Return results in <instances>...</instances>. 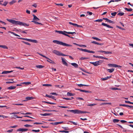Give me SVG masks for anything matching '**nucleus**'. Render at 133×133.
<instances>
[{
	"mask_svg": "<svg viewBox=\"0 0 133 133\" xmlns=\"http://www.w3.org/2000/svg\"><path fill=\"white\" fill-rule=\"evenodd\" d=\"M50 95H58L57 94L56 92H52L50 94Z\"/></svg>",
	"mask_w": 133,
	"mask_h": 133,
	"instance_id": "61",
	"label": "nucleus"
},
{
	"mask_svg": "<svg viewBox=\"0 0 133 133\" xmlns=\"http://www.w3.org/2000/svg\"><path fill=\"white\" fill-rule=\"evenodd\" d=\"M37 54H38L39 55H40V56L47 59V61H48V62H50V63L53 64H55V63L54 61H52V60L50 59L49 58H48L47 57H46L45 56H44V55H43L42 54H40L38 52H37Z\"/></svg>",
	"mask_w": 133,
	"mask_h": 133,
	"instance_id": "3",
	"label": "nucleus"
},
{
	"mask_svg": "<svg viewBox=\"0 0 133 133\" xmlns=\"http://www.w3.org/2000/svg\"><path fill=\"white\" fill-rule=\"evenodd\" d=\"M46 97H49L50 98L53 99L54 100H56V99L55 98V97L54 96H51V95H47V94L46 95Z\"/></svg>",
	"mask_w": 133,
	"mask_h": 133,
	"instance_id": "16",
	"label": "nucleus"
},
{
	"mask_svg": "<svg viewBox=\"0 0 133 133\" xmlns=\"http://www.w3.org/2000/svg\"><path fill=\"white\" fill-rule=\"evenodd\" d=\"M78 110H68L67 111H69L70 112H72L73 113H74V114H78Z\"/></svg>",
	"mask_w": 133,
	"mask_h": 133,
	"instance_id": "5",
	"label": "nucleus"
},
{
	"mask_svg": "<svg viewBox=\"0 0 133 133\" xmlns=\"http://www.w3.org/2000/svg\"><path fill=\"white\" fill-rule=\"evenodd\" d=\"M111 103H108V102H105L102 103L100 104V105H111Z\"/></svg>",
	"mask_w": 133,
	"mask_h": 133,
	"instance_id": "19",
	"label": "nucleus"
},
{
	"mask_svg": "<svg viewBox=\"0 0 133 133\" xmlns=\"http://www.w3.org/2000/svg\"><path fill=\"white\" fill-rule=\"evenodd\" d=\"M59 132H65L66 133H68L69 131L65 130L59 131Z\"/></svg>",
	"mask_w": 133,
	"mask_h": 133,
	"instance_id": "53",
	"label": "nucleus"
},
{
	"mask_svg": "<svg viewBox=\"0 0 133 133\" xmlns=\"http://www.w3.org/2000/svg\"><path fill=\"white\" fill-rule=\"evenodd\" d=\"M111 77V76H107L106 77L103 78H101V79L102 81H105V80H107L108 79L110 78Z\"/></svg>",
	"mask_w": 133,
	"mask_h": 133,
	"instance_id": "18",
	"label": "nucleus"
},
{
	"mask_svg": "<svg viewBox=\"0 0 133 133\" xmlns=\"http://www.w3.org/2000/svg\"><path fill=\"white\" fill-rule=\"evenodd\" d=\"M27 130H28V129H27L19 128L17 130V131H21L22 132H23L24 131H26Z\"/></svg>",
	"mask_w": 133,
	"mask_h": 133,
	"instance_id": "6",
	"label": "nucleus"
},
{
	"mask_svg": "<svg viewBox=\"0 0 133 133\" xmlns=\"http://www.w3.org/2000/svg\"><path fill=\"white\" fill-rule=\"evenodd\" d=\"M24 126L26 127H32V125L29 124H25L24 125Z\"/></svg>",
	"mask_w": 133,
	"mask_h": 133,
	"instance_id": "47",
	"label": "nucleus"
},
{
	"mask_svg": "<svg viewBox=\"0 0 133 133\" xmlns=\"http://www.w3.org/2000/svg\"><path fill=\"white\" fill-rule=\"evenodd\" d=\"M8 2L6 1H5L3 4L2 5L3 6H5L8 3Z\"/></svg>",
	"mask_w": 133,
	"mask_h": 133,
	"instance_id": "39",
	"label": "nucleus"
},
{
	"mask_svg": "<svg viewBox=\"0 0 133 133\" xmlns=\"http://www.w3.org/2000/svg\"><path fill=\"white\" fill-rule=\"evenodd\" d=\"M92 38H93L94 39H95L97 41H101V39H100L98 38L97 37H92Z\"/></svg>",
	"mask_w": 133,
	"mask_h": 133,
	"instance_id": "34",
	"label": "nucleus"
},
{
	"mask_svg": "<svg viewBox=\"0 0 133 133\" xmlns=\"http://www.w3.org/2000/svg\"><path fill=\"white\" fill-rule=\"evenodd\" d=\"M96 105V104L93 103V104H88L87 105V106L92 107V106H93L94 105Z\"/></svg>",
	"mask_w": 133,
	"mask_h": 133,
	"instance_id": "44",
	"label": "nucleus"
},
{
	"mask_svg": "<svg viewBox=\"0 0 133 133\" xmlns=\"http://www.w3.org/2000/svg\"><path fill=\"white\" fill-rule=\"evenodd\" d=\"M32 131L33 132H38L40 131V130H32Z\"/></svg>",
	"mask_w": 133,
	"mask_h": 133,
	"instance_id": "59",
	"label": "nucleus"
},
{
	"mask_svg": "<svg viewBox=\"0 0 133 133\" xmlns=\"http://www.w3.org/2000/svg\"><path fill=\"white\" fill-rule=\"evenodd\" d=\"M78 114H82V113H89L88 112L86 111H83L79 110H78Z\"/></svg>",
	"mask_w": 133,
	"mask_h": 133,
	"instance_id": "26",
	"label": "nucleus"
},
{
	"mask_svg": "<svg viewBox=\"0 0 133 133\" xmlns=\"http://www.w3.org/2000/svg\"><path fill=\"white\" fill-rule=\"evenodd\" d=\"M103 21V19H98L94 21L96 22H101Z\"/></svg>",
	"mask_w": 133,
	"mask_h": 133,
	"instance_id": "48",
	"label": "nucleus"
},
{
	"mask_svg": "<svg viewBox=\"0 0 133 133\" xmlns=\"http://www.w3.org/2000/svg\"><path fill=\"white\" fill-rule=\"evenodd\" d=\"M15 68H17V69H20L22 70H23L24 69V68H21L20 67H15Z\"/></svg>",
	"mask_w": 133,
	"mask_h": 133,
	"instance_id": "62",
	"label": "nucleus"
},
{
	"mask_svg": "<svg viewBox=\"0 0 133 133\" xmlns=\"http://www.w3.org/2000/svg\"><path fill=\"white\" fill-rule=\"evenodd\" d=\"M19 112H14L10 114V115H15L17 114H19Z\"/></svg>",
	"mask_w": 133,
	"mask_h": 133,
	"instance_id": "51",
	"label": "nucleus"
},
{
	"mask_svg": "<svg viewBox=\"0 0 133 133\" xmlns=\"http://www.w3.org/2000/svg\"><path fill=\"white\" fill-rule=\"evenodd\" d=\"M63 121L60 122H56L54 123H51L50 124L53 125H56L59 124H61L63 123Z\"/></svg>",
	"mask_w": 133,
	"mask_h": 133,
	"instance_id": "9",
	"label": "nucleus"
},
{
	"mask_svg": "<svg viewBox=\"0 0 133 133\" xmlns=\"http://www.w3.org/2000/svg\"><path fill=\"white\" fill-rule=\"evenodd\" d=\"M52 52L57 55L59 56L61 54V52H60L59 51L55 50H53L52 51Z\"/></svg>",
	"mask_w": 133,
	"mask_h": 133,
	"instance_id": "7",
	"label": "nucleus"
},
{
	"mask_svg": "<svg viewBox=\"0 0 133 133\" xmlns=\"http://www.w3.org/2000/svg\"><path fill=\"white\" fill-rule=\"evenodd\" d=\"M116 12H114L113 13H111V15L113 16H115L117 14Z\"/></svg>",
	"mask_w": 133,
	"mask_h": 133,
	"instance_id": "56",
	"label": "nucleus"
},
{
	"mask_svg": "<svg viewBox=\"0 0 133 133\" xmlns=\"http://www.w3.org/2000/svg\"><path fill=\"white\" fill-rule=\"evenodd\" d=\"M119 121V119H114L113 120V122L114 123L118 122Z\"/></svg>",
	"mask_w": 133,
	"mask_h": 133,
	"instance_id": "32",
	"label": "nucleus"
},
{
	"mask_svg": "<svg viewBox=\"0 0 133 133\" xmlns=\"http://www.w3.org/2000/svg\"><path fill=\"white\" fill-rule=\"evenodd\" d=\"M16 2V1L15 0H13L11 1L10 3L9 4H10V5H12L14 3H15Z\"/></svg>",
	"mask_w": 133,
	"mask_h": 133,
	"instance_id": "37",
	"label": "nucleus"
},
{
	"mask_svg": "<svg viewBox=\"0 0 133 133\" xmlns=\"http://www.w3.org/2000/svg\"><path fill=\"white\" fill-rule=\"evenodd\" d=\"M67 95L68 96H72L74 95H75V94H73L69 92H68L67 93Z\"/></svg>",
	"mask_w": 133,
	"mask_h": 133,
	"instance_id": "21",
	"label": "nucleus"
},
{
	"mask_svg": "<svg viewBox=\"0 0 133 133\" xmlns=\"http://www.w3.org/2000/svg\"><path fill=\"white\" fill-rule=\"evenodd\" d=\"M69 24H70L74 26H77V24L76 23H71L70 22H69Z\"/></svg>",
	"mask_w": 133,
	"mask_h": 133,
	"instance_id": "41",
	"label": "nucleus"
},
{
	"mask_svg": "<svg viewBox=\"0 0 133 133\" xmlns=\"http://www.w3.org/2000/svg\"><path fill=\"white\" fill-rule=\"evenodd\" d=\"M93 57H95L96 58H99L102 59V56H96L95 55H94L93 56Z\"/></svg>",
	"mask_w": 133,
	"mask_h": 133,
	"instance_id": "54",
	"label": "nucleus"
},
{
	"mask_svg": "<svg viewBox=\"0 0 133 133\" xmlns=\"http://www.w3.org/2000/svg\"><path fill=\"white\" fill-rule=\"evenodd\" d=\"M114 70V69H107V71L110 73L112 72Z\"/></svg>",
	"mask_w": 133,
	"mask_h": 133,
	"instance_id": "29",
	"label": "nucleus"
},
{
	"mask_svg": "<svg viewBox=\"0 0 133 133\" xmlns=\"http://www.w3.org/2000/svg\"><path fill=\"white\" fill-rule=\"evenodd\" d=\"M44 66L42 65H36V67L37 68H41L44 67Z\"/></svg>",
	"mask_w": 133,
	"mask_h": 133,
	"instance_id": "28",
	"label": "nucleus"
},
{
	"mask_svg": "<svg viewBox=\"0 0 133 133\" xmlns=\"http://www.w3.org/2000/svg\"><path fill=\"white\" fill-rule=\"evenodd\" d=\"M23 84H25L26 85H29L30 84H31V82H23L22 83Z\"/></svg>",
	"mask_w": 133,
	"mask_h": 133,
	"instance_id": "43",
	"label": "nucleus"
},
{
	"mask_svg": "<svg viewBox=\"0 0 133 133\" xmlns=\"http://www.w3.org/2000/svg\"><path fill=\"white\" fill-rule=\"evenodd\" d=\"M124 13L122 12H119L118 14L117 15L120 16H122L124 15Z\"/></svg>",
	"mask_w": 133,
	"mask_h": 133,
	"instance_id": "49",
	"label": "nucleus"
},
{
	"mask_svg": "<svg viewBox=\"0 0 133 133\" xmlns=\"http://www.w3.org/2000/svg\"><path fill=\"white\" fill-rule=\"evenodd\" d=\"M88 58L87 57H81L80 58V59L81 60H83L85 59H88Z\"/></svg>",
	"mask_w": 133,
	"mask_h": 133,
	"instance_id": "52",
	"label": "nucleus"
},
{
	"mask_svg": "<svg viewBox=\"0 0 133 133\" xmlns=\"http://www.w3.org/2000/svg\"><path fill=\"white\" fill-rule=\"evenodd\" d=\"M108 65L110 67H118V68H121V66L119 65H118L117 64H108Z\"/></svg>",
	"mask_w": 133,
	"mask_h": 133,
	"instance_id": "4",
	"label": "nucleus"
},
{
	"mask_svg": "<svg viewBox=\"0 0 133 133\" xmlns=\"http://www.w3.org/2000/svg\"><path fill=\"white\" fill-rule=\"evenodd\" d=\"M26 41H28L30 42L33 43H37V41L36 40H32L29 39L27 38Z\"/></svg>",
	"mask_w": 133,
	"mask_h": 133,
	"instance_id": "10",
	"label": "nucleus"
},
{
	"mask_svg": "<svg viewBox=\"0 0 133 133\" xmlns=\"http://www.w3.org/2000/svg\"><path fill=\"white\" fill-rule=\"evenodd\" d=\"M44 102L46 103H49L51 104H56V103H54V102H47L46 101L43 102Z\"/></svg>",
	"mask_w": 133,
	"mask_h": 133,
	"instance_id": "45",
	"label": "nucleus"
},
{
	"mask_svg": "<svg viewBox=\"0 0 133 133\" xmlns=\"http://www.w3.org/2000/svg\"><path fill=\"white\" fill-rule=\"evenodd\" d=\"M77 49L80 51H83L84 52H87V50L86 49H83L82 48H77Z\"/></svg>",
	"mask_w": 133,
	"mask_h": 133,
	"instance_id": "25",
	"label": "nucleus"
},
{
	"mask_svg": "<svg viewBox=\"0 0 133 133\" xmlns=\"http://www.w3.org/2000/svg\"><path fill=\"white\" fill-rule=\"evenodd\" d=\"M0 47L4 49H8V47L5 45H0Z\"/></svg>",
	"mask_w": 133,
	"mask_h": 133,
	"instance_id": "30",
	"label": "nucleus"
},
{
	"mask_svg": "<svg viewBox=\"0 0 133 133\" xmlns=\"http://www.w3.org/2000/svg\"><path fill=\"white\" fill-rule=\"evenodd\" d=\"M125 103H129L133 104V102H131L129 101H127V100H125Z\"/></svg>",
	"mask_w": 133,
	"mask_h": 133,
	"instance_id": "42",
	"label": "nucleus"
},
{
	"mask_svg": "<svg viewBox=\"0 0 133 133\" xmlns=\"http://www.w3.org/2000/svg\"><path fill=\"white\" fill-rule=\"evenodd\" d=\"M97 62L98 64L99 65L100 64L102 63L103 62V61L102 60H99L98 61H97Z\"/></svg>",
	"mask_w": 133,
	"mask_h": 133,
	"instance_id": "57",
	"label": "nucleus"
},
{
	"mask_svg": "<svg viewBox=\"0 0 133 133\" xmlns=\"http://www.w3.org/2000/svg\"><path fill=\"white\" fill-rule=\"evenodd\" d=\"M13 71H4L2 72V74H6L8 73H10L12 72Z\"/></svg>",
	"mask_w": 133,
	"mask_h": 133,
	"instance_id": "11",
	"label": "nucleus"
},
{
	"mask_svg": "<svg viewBox=\"0 0 133 133\" xmlns=\"http://www.w3.org/2000/svg\"><path fill=\"white\" fill-rule=\"evenodd\" d=\"M13 105H23V104L22 103H15L13 104Z\"/></svg>",
	"mask_w": 133,
	"mask_h": 133,
	"instance_id": "55",
	"label": "nucleus"
},
{
	"mask_svg": "<svg viewBox=\"0 0 133 133\" xmlns=\"http://www.w3.org/2000/svg\"><path fill=\"white\" fill-rule=\"evenodd\" d=\"M9 97L6 96L4 97H0V99H8Z\"/></svg>",
	"mask_w": 133,
	"mask_h": 133,
	"instance_id": "50",
	"label": "nucleus"
},
{
	"mask_svg": "<svg viewBox=\"0 0 133 133\" xmlns=\"http://www.w3.org/2000/svg\"><path fill=\"white\" fill-rule=\"evenodd\" d=\"M22 42L27 45H31V44L28 42H25L23 41H22Z\"/></svg>",
	"mask_w": 133,
	"mask_h": 133,
	"instance_id": "46",
	"label": "nucleus"
},
{
	"mask_svg": "<svg viewBox=\"0 0 133 133\" xmlns=\"http://www.w3.org/2000/svg\"><path fill=\"white\" fill-rule=\"evenodd\" d=\"M87 14H88L89 15H92L93 14V13L92 12L89 11H87Z\"/></svg>",
	"mask_w": 133,
	"mask_h": 133,
	"instance_id": "63",
	"label": "nucleus"
},
{
	"mask_svg": "<svg viewBox=\"0 0 133 133\" xmlns=\"http://www.w3.org/2000/svg\"><path fill=\"white\" fill-rule=\"evenodd\" d=\"M42 85L44 86L51 87L52 85L50 84H43Z\"/></svg>",
	"mask_w": 133,
	"mask_h": 133,
	"instance_id": "33",
	"label": "nucleus"
},
{
	"mask_svg": "<svg viewBox=\"0 0 133 133\" xmlns=\"http://www.w3.org/2000/svg\"><path fill=\"white\" fill-rule=\"evenodd\" d=\"M15 82L13 81L12 82L8 81L6 82V83L7 84L12 83H14Z\"/></svg>",
	"mask_w": 133,
	"mask_h": 133,
	"instance_id": "64",
	"label": "nucleus"
},
{
	"mask_svg": "<svg viewBox=\"0 0 133 133\" xmlns=\"http://www.w3.org/2000/svg\"><path fill=\"white\" fill-rule=\"evenodd\" d=\"M65 33H66L68 34H71L72 35H74L75 34H76V32H67L66 31V32Z\"/></svg>",
	"mask_w": 133,
	"mask_h": 133,
	"instance_id": "36",
	"label": "nucleus"
},
{
	"mask_svg": "<svg viewBox=\"0 0 133 133\" xmlns=\"http://www.w3.org/2000/svg\"><path fill=\"white\" fill-rule=\"evenodd\" d=\"M87 52L90 53H95V52L92 51H90L87 50Z\"/></svg>",
	"mask_w": 133,
	"mask_h": 133,
	"instance_id": "58",
	"label": "nucleus"
},
{
	"mask_svg": "<svg viewBox=\"0 0 133 133\" xmlns=\"http://www.w3.org/2000/svg\"><path fill=\"white\" fill-rule=\"evenodd\" d=\"M102 25H103L104 26H106L108 28H113V27L112 26H110L109 25H108L106 23H102Z\"/></svg>",
	"mask_w": 133,
	"mask_h": 133,
	"instance_id": "8",
	"label": "nucleus"
},
{
	"mask_svg": "<svg viewBox=\"0 0 133 133\" xmlns=\"http://www.w3.org/2000/svg\"><path fill=\"white\" fill-rule=\"evenodd\" d=\"M111 89L113 90H121L120 89L118 88H111Z\"/></svg>",
	"mask_w": 133,
	"mask_h": 133,
	"instance_id": "40",
	"label": "nucleus"
},
{
	"mask_svg": "<svg viewBox=\"0 0 133 133\" xmlns=\"http://www.w3.org/2000/svg\"><path fill=\"white\" fill-rule=\"evenodd\" d=\"M9 32L11 33V34H13V35H14L15 36H20L19 35H18L17 34L15 33H14L13 32L10 31Z\"/></svg>",
	"mask_w": 133,
	"mask_h": 133,
	"instance_id": "35",
	"label": "nucleus"
},
{
	"mask_svg": "<svg viewBox=\"0 0 133 133\" xmlns=\"http://www.w3.org/2000/svg\"><path fill=\"white\" fill-rule=\"evenodd\" d=\"M16 87V86H11L8 88V89L9 90H12L15 89Z\"/></svg>",
	"mask_w": 133,
	"mask_h": 133,
	"instance_id": "23",
	"label": "nucleus"
},
{
	"mask_svg": "<svg viewBox=\"0 0 133 133\" xmlns=\"http://www.w3.org/2000/svg\"><path fill=\"white\" fill-rule=\"evenodd\" d=\"M52 114L51 113H45L44 114H41V115L43 116H50Z\"/></svg>",
	"mask_w": 133,
	"mask_h": 133,
	"instance_id": "13",
	"label": "nucleus"
},
{
	"mask_svg": "<svg viewBox=\"0 0 133 133\" xmlns=\"http://www.w3.org/2000/svg\"><path fill=\"white\" fill-rule=\"evenodd\" d=\"M90 63L93 64L95 66H97L99 65L97 61L95 62H90Z\"/></svg>",
	"mask_w": 133,
	"mask_h": 133,
	"instance_id": "17",
	"label": "nucleus"
},
{
	"mask_svg": "<svg viewBox=\"0 0 133 133\" xmlns=\"http://www.w3.org/2000/svg\"><path fill=\"white\" fill-rule=\"evenodd\" d=\"M61 58H62V62L63 64L64 65L66 66H67V63L65 61V59L62 57Z\"/></svg>",
	"mask_w": 133,
	"mask_h": 133,
	"instance_id": "12",
	"label": "nucleus"
},
{
	"mask_svg": "<svg viewBox=\"0 0 133 133\" xmlns=\"http://www.w3.org/2000/svg\"><path fill=\"white\" fill-rule=\"evenodd\" d=\"M104 54H112V53L111 52H109V51H104V52H103Z\"/></svg>",
	"mask_w": 133,
	"mask_h": 133,
	"instance_id": "38",
	"label": "nucleus"
},
{
	"mask_svg": "<svg viewBox=\"0 0 133 133\" xmlns=\"http://www.w3.org/2000/svg\"><path fill=\"white\" fill-rule=\"evenodd\" d=\"M71 64L75 68H77L78 67V65L75 63H72Z\"/></svg>",
	"mask_w": 133,
	"mask_h": 133,
	"instance_id": "20",
	"label": "nucleus"
},
{
	"mask_svg": "<svg viewBox=\"0 0 133 133\" xmlns=\"http://www.w3.org/2000/svg\"><path fill=\"white\" fill-rule=\"evenodd\" d=\"M32 22L34 23L35 24H40L41 25H42L43 24L41 23H39L36 21H31Z\"/></svg>",
	"mask_w": 133,
	"mask_h": 133,
	"instance_id": "27",
	"label": "nucleus"
},
{
	"mask_svg": "<svg viewBox=\"0 0 133 133\" xmlns=\"http://www.w3.org/2000/svg\"><path fill=\"white\" fill-rule=\"evenodd\" d=\"M117 125H118L119 127L122 128V129L123 130V131L124 132H127V130L125 129L123 127H122V126L121 125L119 124H117Z\"/></svg>",
	"mask_w": 133,
	"mask_h": 133,
	"instance_id": "24",
	"label": "nucleus"
},
{
	"mask_svg": "<svg viewBox=\"0 0 133 133\" xmlns=\"http://www.w3.org/2000/svg\"><path fill=\"white\" fill-rule=\"evenodd\" d=\"M124 9L125 10L128 11H132V9L131 8L128 9L125 8Z\"/></svg>",
	"mask_w": 133,
	"mask_h": 133,
	"instance_id": "31",
	"label": "nucleus"
},
{
	"mask_svg": "<svg viewBox=\"0 0 133 133\" xmlns=\"http://www.w3.org/2000/svg\"><path fill=\"white\" fill-rule=\"evenodd\" d=\"M128 105L125 104H119V106H122L124 107H128Z\"/></svg>",
	"mask_w": 133,
	"mask_h": 133,
	"instance_id": "60",
	"label": "nucleus"
},
{
	"mask_svg": "<svg viewBox=\"0 0 133 133\" xmlns=\"http://www.w3.org/2000/svg\"><path fill=\"white\" fill-rule=\"evenodd\" d=\"M26 100H31L33 99H35V97H27L25 98Z\"/></svg>",
	"mask_w": 133,
	"mask_h": 133,
	"instance_id": "22",
	"label": "nucleus"
},
{
	"mask_svg": "<svg viewBox=\"0 0 133 133\" xmlns=\"http://www.w3.org/2000/svg\"><path fill=\"white\" fill-rule=\"evenodd\" d=\"M55 31L56 32H57L59 33V34H62L63 35L64 34V33L66 32V31H58V30H55Z\"/></svg>",
	"mask_w": 133,
	"mask_h": 133,
	"instance_id": "15",
	"label": "nucleus"
},
{
	"mask_svg": "<svg viewBox=\"0 0 133 133\" xmlns=\"http://www.w3.org/2000/svg\"><path fill=\"white\" fill-rule=\"evenodd\" d=\"M53 42L54 43H56L57 44L61 45L63 46H72L71 45L66 44L65 43L61 41H57V40H54L53 41Z\"/></svg>",
	"mask_w": 133,
	"mask_h": 133,
	"instance_id": "2",
	"label": "nucleus"
},
{
	"mask_svg": "<svg viewBox=\"0 0 133 133\" xmlns=\"http://www.w3.org/2000/svg\"><path fill=\"white\" fill-rule=\"evenodd\" d=\"M6 20L12 24L16 25H19L21 26H23L25 27H26L28 26L29 25V24L19 21L8 19H6Z\"/></svg>",
	"mask_w": 133,
	"mask_h": 133,
	"instance_id": "1",
	"label": "nucleus"
},
{
	"mask_svg": "<svg viewBox=\"0 0 133 133\" xmlns=\"http://www.w3.org/2000/svg\"><path fill=\"white\" fill-rule=\"evenodd\" d=\"M32 15L34 17L33 21H35V20L37 21L39 20V19L34 14L33 15Z\"/></svg>",
	"mask_w": 133,
	"mask_h": 133,
	"instance_id": "14",
	"label": "nucleus"
}]
</instances>
